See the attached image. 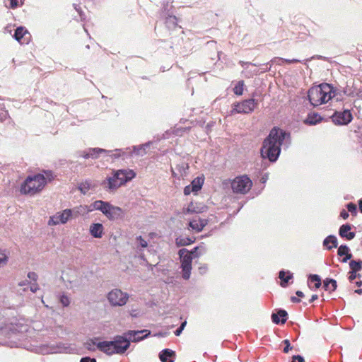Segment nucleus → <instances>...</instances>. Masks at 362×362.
I'll return each instance as SVG.
<instances>
[{
	"label": "nucleus",
	"instance_id": "1",
	"mask_svg": "<svg viewBox=\"0 0 362 362\" xmlns=\"http://www.w3.org/2000/svg\"><path fill=\"white\" fill-rule=\"evenodd\" d=\"M290 138L289 132L278 127L272 128L261 147L262 158H267L272 163L276 162L281 153V146L284 141L289 140Z\"/></svg>",
	"mask_w": 362,
	"mask_h": 362
},
{
	"label": "nucleus",
	"instance_id": "2",
	"mask_svg": "<svg viewBox=\"0 0 362 362\" xmlns=\"http://www.w3.org/2000/svg\"><path fill=\"white\" fill-rule=\"evenodd\" d=\"M128 336H115L112 341H104L101 342L96 343V338L93 339H90L86 342V347L89 350H92L91 346L96 345L98 349L107 354V355H112L114 354H123L124 353L130 346V340L129 338H127Z\"/></svg>",
	"mask_w": 362,
	"mask_h": 362
},
{
	"label": "nucleus",
	"instance_id": "3",
	"mask_svg": "<svg viewBox=\"0 0 362 362\" xmlns=\"http://www.w3.org/2000/svg\"><path fill=\"white\" fill-rule=\"evenodd\" d=\"M335 95L334 87L326 83L312 87L308 92L309 101L314 107L327 103Z\"/></svg>",
	"mask_w": 362,
	"mask_h": 362
},
{
	"label": "nucleus",
	"instance_id": "4",
	"mask_svg": "<svg viewBox=\"0 0 362 362\" xmlns=\"http://www.w3.org/2000/svg\"><path fill=\"white\" fill-rule=\"evenodd\" d=\"M135 176L136 174L132 170H119L115 172L113 176L109 177L106 181H103L102 185L110 190H115L132 180Z\"/></svg>",
	"mask_w": 362,
	"mask_h": 362
},
{
	"label": "nucleus",
	"instance_id": "5",
	"mask_svg": "<svg viewBox=\"0 0 362 362\" xmlns=\"http://www.w3.org/2000/svg\"><path fill=\"white\" fill-rule=\"evenodd\" d=\"M46 184V179L42 174L28 176L21 187V192L24 194H35L40 192Z\"/></svg>",
	"mask_w": 362,
	"mask_h": 362
},
{
	"label": "nucleus",
	"instance_id": "6",
	"mask_svg": "<svg viewBox=\"0 0 362 362\" xmlns=\"http://www.w3.org/2000/svg\"><path fill=\"white\" fill-rule=\"evenodd\" d=\"M100 153H105L107 156L112 157L114 158H119L126 155V151L122 149L116 148L113 151H108L100 148H90L87 151L81 152L80 156L86 159L92 158L96 159L99 157Z\"/></svg>",
	"mask_w": 362,
	"mask_h": 362
},
{
	"label": "nucleus",
	"instance_id": "7",
	"mask_svg": "<svg viewBox=\"0 0 362 362\" xmlns=\"http://www.w3.org/2000/svg\"><path fill=\"white\" fill-rule=\"evenodd\" d=\"M178 255L181 262L182 276L184 279L187 280L191 275L193 257L185 248L180 249L178 251Z\"/></svg>",
	"mask_w": 362,
	"mask_h": 362
},
{
	"label": "nucleus",
	"instance_id": "8",
	"mask_svg": "<svg viewBox=\"0 0 362 362\" xmlns=\"http://www.w3.org/2000/svg\"><path fill=\"white\" fill-rule=\"evenodd\" d=\"M252 182L247 175L236 177L231 182V188L234 193L246 194L252 187Z\"/></svg>",
	"mask_w": 362,
	"mask_h": 362
},
{
	"label": "nucleus",
	"instance_id": "9",
	"mask_svg": "<svg viewBox=\"0 0 362 362\" xmlns=\"http://www.w3.org/2000/svg\"><path fill=\"white\" fill-rule=\"evenodd\" d=\"M107 298L110 304L113 307L123 306L127 303L129 295L120 289L115 288L107 293Z\"/></svg>",
	"mask_w": 362,
	"mask_h": 362
},
{
	"label": "nucleus",
	"instance_id": "10",
	"mask_svg": "<svg viewBox=\"0 0 362 362\" xmlns=\"http://www.w3.org/2000/svg\"><path fill=\"white\" fill-rule=\"evenodd\" d=\"M233 105L234 107L231 111L232 114H249L252 112L258 105V100L254 98H250L240 103H235Z\"/></svg>",
	"mask_w": 362,
	"mask_h": 362
},
{
	"label": "nucleus",
	"instance_id": "11",
	"mask_svg": "<svg viewBox=\"0 0 362 362\" xmlns=\"http://www.w3.org/2000/svg\"><path fill=\"white\" fill-rule=\"evenodd\" d=\"M353 119L350 110H345L342 112H335L332 116V122L337 125H346Z\"/></svg>",
	"mask_w": 362,
	"mask_h": 362
},
{
	"label": "nucleus",
	"instance_id": "12",
	"mask_svg": "<svg viewBox=\"0 0 362 362\" xmlns=\"http://www.w3.org/2000/svg\"><path fill=\"white\" fill-rule=\"evenodd\" d=\"M72 215V211L71 209H65L61 213H58L56 215L50 218L49 221V225H57L59 223H66L69 218Z\"/></svg>",
	"mask_w": 362,
	"mask_h": 362
},
{
	"label": "nucleus",
	"instance_id": "13",
	"mask_svg": "<svg viewBox=\"0 0 362 362\" xmlns=\"http://www.w3.org/2000/svg\"><path fill=\"white\" fill-rule=\"evenodd\" d=\"M104 215L110 220L118 219L122 217L123 210L120 207L113 206L109 203L106 211H104Z\"/></svg>",
	"mask_w": 362,
	"mask_h": 362
},
{
	"label": "nucleus",
	"instance_id": "14",
	"mask_svg": "<svg viewBox=\"0 0 362 362\" xmlns=\"http://www.w3.org/2000/svg\"><path fill=\"white\" fill-rule=\"evenodd\" d=\"M151 334V331L148 329L142 330H130L125 333V335L128 336L129 340L132 341H139L147 338Z\"/></svg>",
	"mask_w": 362,
	"mask_h": 362
},
{
	"label": "nucleus",
	"instance_id": "15",
	"mask_svg": "<svg viewBox=\"0 0 362 362\" xmlns=\"http://www.w3.org/2000/svg\"><path fill=\"white\" fill-rule=\"evenodd\" d=\"M288 313L285 310L279 309L272 314V320L274 324H284L287 320Z\"/></svg>",
	"mask_w": 362,
	"mask_h": 362
},
{
	"label": "nucleus",
	"instance_id": "16",
	"mask_svg": "<svg viewBox=\"0 0 362 362\" xmlns=\"http://www.w3.org/2000/svg\"><path fill=\"white\" fill-rule=\"evenodd\" d=\"M208 221L204 218H201L198 217L197 218H194L189 223V226L194 230L197 232H200L203 230V228L207 225Z\"/></svg>",
	"mask_w": 362,
	"mask_h": 362
},
{
	"label": "nucleus",
	"instance_id": "17",
	"mask_svg": "<svg viewBox=\"0 0 362 362\" xmlns=\"http://www.w3.org/2000/svg\"><path fill=\"white\" fill-rule=\"evenodd\" d=\"M351 228V225L349 223L344 224L340 226L339 235L341 238H345L349 240L354 238L356 233L354 232H349Z\"/></svg>",
	"mask_w": 362,
	"mask_h": 362
},
{
	"label": "nucleus",
	"instance_id": "18",
	"mask_svg": "<svg viewBox=\"0 0 362 362\" xmlns=\"http://www.w3.org/2000/svg\"><path fill=\"white\" fill-rule=\"evenodd\" d=\"M152 144V141H148L145 144H143L141 145L138 146H133V151L130 153V154H135L136 156H144L147 153V149L150 147V146Z\"/></svg>",
	"mask_w": 362,
	"mask_h": 362
},
{
	"label": "nucleus",
	"instance_id": "19",
	"mask_svg": "<svg viewBox=\"0 0 362 362\" xmlns=\"http://www.w3.org/2000/svg\"><path fill=\"white\" fill-rule=\"evenodd\" d=\"M175 351L169 349L162 350L159 354V358L162 362H174Z\"/></svg>",
	"mask_w": 362,
	"mask_h": 362
},
{
	"label": "nucleus",
	"instance_id": "20",
	"mask_svg": "<svg viewBox=\"0 0 362 362\" xmlns=\"http://www.w3.org/2000/svg\"><path fill=\"white\" fill-rule=\"evenodd\" d=\"M322 245L328 250L337 248L338 247L337 238L334 235H329L324 239Z\"/></svg>",
	"mask_w": 362,
	"mask_h": 362
},
{
	"label": "nucleus",
	"instance_id": "21",
	"mask_svg": "<svg viewBox=\"0 0 362 362\" xmlns=\"http://www.w3.org/2000/svg\"><path fill=\"white\" fill-rule=\"evenodd\" d=\"M103 226L101 223H93L90 226V233L95 238H100L103 234Z\"/></svg>",
	"mask_w": 362,
	"mask_h": 362
},
{
	"label": "nucleus",
	"instance_id": "22",
	"mask_svg": "<svg viewBox=\"0 0 362 362\" xmlns=\"http://www.w3.org/2000/svg\"><path fill=\"white\" fill-rule=\"evenodd\" d=\"M195 238H189L187 236L180 235L175 239V245L177 247L187 246L194 243Z\"/></svg>",
	"mask_w": 362,
	"mask_h": 362
},
{
	"label": "nucleus",
	"instance_id": "23",
	"mask_svg": "<svg viewBox=\"0 0 362 362\" xmlns=\"http://www.w3.org/2000/svg\"><path fill=\"white\" fill-rule=\"evenodd\" d=\"M279 278L281 279V286L286 287L288 281L293 278V274L289 271L281 270L279 273Z\"/></svg>",
	"mask_w": 362,
	"mask_h": 362
},
{
	"label": "nucleus",
	"instance_id": "24",
	"mask_svg": "<svg viewBox=\"0 0 362 362\" xmlns=\"http://www.w3.org/2000/svg\"><path fill=\"white\" fill-rule=\"evenodd\" d=\"M322 119V117L317 113H310L304 120V123L309 125H315Z\"/></svg>",
	"mask_w": 362,
	"mask_h": 362
},
{
	"label": "nucleus",
	"instance_id": "25",
	"mask_svg": "<svg viewBox=\"0 0 362 362\" xmlns=\"http://www.w3.org/2000/svg\"><path fill=\"white\" fill-rule=\"evenodd\" d=\"M26 34H29L28 30L25 28L20 26L16 29L15 33L13 34V37L21 44H23L25 43V42L22 41V40Z\"/></svg>",
	"mask_w": 362,
	"mask_h": 362
},
{
	"label": "nucleus",
	"instance_id": "26",
	"mask_svg": "<svg viewBox=\"0 0 362 362\" xmlns=\"http://www.w3.org/2000/svg\"><path fill=\"white\" fill-rule=\"evenodd\" d=\"M109 202H104L102 200L95 201L89 207H92L90 209H95L100 211L103 214L104 211H106V208L108 206Z\"/></svg>",
	"mask_w": 362,
	"mask_h": 362
},
{
	"label": "nucleus",
	"instance_id": "27",
	"mask_svg": "<svg viewBox=\"0 0 362 362\" xmlns=\"http://www.w3.org/2000/svg\"><path fill=\"white\" fill-rule=\"evenodd\" d=\"M337 281L333 279H326L323 282V288L325 291H334L337 289Z\"/></svg>",
	"mask_w": 362,
	"mask_h": 362
},
{
	"label": "nucleus",
	"instance_id": "28",
	"mask_svg": "<svg viewBox=\"0 0 362 362\" xmlns=\"http://www.w3.org/2000/svg\"><path fill=\"white\" fill-rule=\"evenodd\" d=\"M206 251V247L202 243L200 245L194 247L191 251H189V253L192 255L193 258H197L205 253Z\"/></svg>",
	"mask_w": 362,
	"mask_h": 362
},
{
	"label": "nucleus",
	"instance_id": "29",
	"mask_svg": "<svg viewBox=\"0 0 362 362\" xmlns=\"http://www.w3.org/2000/svg\"><path fill=\"white\" fill-rule=\"evenodd\" d=\"M92 188L93 185L90 180H86L84 182H82L78 186V190L83 194H86L87 192Z\"/></svg>",
	"mask_w": 362,
	"mask_h": 362
},
{
	"label": "nucleus",
	"instance_id": "30",
	"mask_svg": "<svg viewBox=\"0 0 362 362\" xmlns=\"http://www.w3.org/2000/svg\"><path fill=\"white\" fill-rule=\"evenodd\" d=\"M204 179L202 177H197L194 178L190 184L192 185V190H194V192H197L202 189Z\"/></svg>",
	"mask_w": 362,
	"mask_h": 362
},
{
	"label": "nucleus",
	"instance_id": "31",
	"mask_svg": "<svg viewBox=\"0 0 362 362\" xmlns=\"http://www.w3.org/2000/svg\"><path fill=\"white\" fill-rule=\"evenodd\" d=\"M165 25L169 29H173L177 25V19L175 16L168 15L165 18Z\"/></svg>",
	"mask_w": 362,
	"mask_h": 362
},
{
	"label": "nucleus",
	"instance_id": "32",
	"mask_svg": "<svg viewBox=\"0 0 362 362\" xmlns=\"http://www.w3.org/2000/svg\"><path fill=\"white\" fill-rule=\"evenodd\" d=\"M349 267L351 269V271L354 272H360L362 270V260L361 259H351L350 260L349 263Z\"/></svg>",
	"mask_w": 362,
	"mask_h": 362
},
{
	"label": "nucleus",
	"instance_id": "33",
	"mask_svg": "<svg viewBox=\"0 0 362 362\" xmlns=\"http://www.w3.org/2000/svg\"><path fill=\"white\" fill-rule=\"evenodd\" d=\"M206 206H202L200 209L196 208L194 204L191 202L188 206L186 209H184L183 212L185 214H191V213H201L204 211V209H205Z\"/></svg>",
	"mask_w": 362,
	"mask_h": 362
},
{
	"label": "nucleus",
	"instance_id": "34",
	"mask_svg": "<svg viewBox=\"0 0 362 362\" xmlns=\"http://www.w3.org/2000/svg\"><path fill=\"white\" fill-rule=\"evenodd\" d=\"M188 169V164L183 162L177 165L176 167V170L180 173L182 177H185L187 175Z\"/></svg>",
	"mask_w": 362,
	"mask_h": 362
},
{
	"label": "nucleus",
	"instance_id": "35",
	"mask_svg": "<svg viewBox=\"0 0 362 362\" xmlns=\"http://www.w3.org/2000/svg\"><path fill=\"white\" fill-rule=\"evenodd\" d=\"M243 86H244L243 81H238V83L235 86V87L233 88L234 93L238 95H241L243 93Z\"/></svg>",
	"mask_w": 362,
	"mask_h": 362
},
{
	"label": "nucleus",
	"instance_id": "36",
	"mask_svg": "<svg viewBox=\"0 0 362 362\" xmlns=\"http://www.w3.org/2000/svg\"><path fill=\"white\" fill-rule=\"evenodd\" d=\"M309 279L311 281L315 282V288H319L321 286V279L317 274H310Z\"/></svg>",
	"mask_w": 362,
	"mask_h": 362
},
{
	"label": "nucleus",
	"instance_id": "37",
	"mask_svg": "<svg viewBox=\"0 0 362 362\" xmlns=\"http://www.w3.org/2000/svg\"><path fill=\"white\" fill-rule=\"evenodd\" d=\"M350 252L349 247L346 245H341L338 247L337 255L343 257L344 255Z\"/></svg>",
	"mask_w": 362,
	"mask_h": 362
},
{
	"label": "nucleus",
	"instance_id": "38",
	"mask_svg": "<svg viewBox=\"0 0 362 362\" xmlns=\"http://www.w3.org/2000/svg\"><path fill=\"white\" fill-rule=\"evenodd\" d=\"M343 93L344 95L349 97H354L355 95H357V93L355 92L353 88L350 87L348 85H346V86L344 88Z\"/></svg>",
	"mask_w": 362,
	"mask_h": 362
},
{
	"label": "nucleus",
	"instance_id": "39",
	"mask_svg": "<svg viewBox=\"0 0 362 362\" xmlns=\"http://www.w3.org/2000/svg\"><path fill=\"white\" fill-rule=\"evenodd\" d=\"M88 206H79L78 207H76V209H74V211L76 212V214H85L86 211H93V209H88Z\"/></svg>",
	"mask_w": 362,
	"mask_h": 362
},
{
	"label": "nucleus",
	"instance_id": "40",
	"mask_svg": "<svg viewBox=\"0 0 362 362\" xmlns=\"http://www.w3.org/2000/svg\"><path fill=\"white\" fill-rule=\"evenodd\" d=\"M136 240L138 246L142 248H146L148 246L147 241L144 240L141 235L136 237Z\"/></svg>",
	"mask_w": 362,
	"mask_h": 362
},
{
	"label": "nucleus",
	"instance_id": "41",
	"mask_svg": "<svg viewBox=\"0 0 362 362\" xmlns=\"http://www.w3.org/2000/svg\"><path fill=\"white\" fill-rule=\"evenodd\" d=\"M8 262V257L4 251L0 250V267L5 265Z\"/></svg>",
	"mask_w": 362,
	"mask_h": 362
},
{
	"label": "nucleus",
	"instance_id": "42",
	"mask_svg": "<svg viewBox=\"0 0 362 362\" xmlns=\"http://www.w3.org/2000/svg\"><path fill=\"white\" fill-rule=\"evenodd\" d=\"M346 208L348 209V211L351 213L352 215H356L357 214V208L356 205L352 202H350L347 204Z\"/></svg>",
	"mask_w": 362,
	"mask_h": 362
},
{
	"label": "nucleus",
	"instance_id": "43",
	"mask_svg": "<svg viewBox=\"0 0 362 362\" xmlns=\"http://www.w3.org/2000/svg\"><path fill=\"white\" fill-rule=\"evenodd\" d=\"M59 301L63 305L64 307H67L70 304L69 298L64 294H63L60 296Z\"/></svg>",
	"mask_w": 362,
	"mask_h": 362
},
{
	"label": "nucleus",
	"instance_id": "44",
	"mask_svg": "<svg viewBox=\"0 0 362 362\" xmlns=\"http://www.w3.org/2000/svg\"><path fill=\"white\" fill-rule=\"evenodd\" d=\"M283 343L285 344V347L284 348V352L288 353L290 350L292 349V346H291L290 341L288 339H284Z\"/></svg>",
	"mask_w": 362,
	"mask_h": 362
},
{
	"label": "nucleus",
	"instance_id": "45",
	"mask_svg": "<svg viewBox=\"0 0 362 362\" xmlns=\"http://www.w3.org/2000/svg\"><path fill=\"white\" fill-rule=\"evenodd\" d=\"M269 64V63L264 64V66H265V67L264 68H260L259 69H258L257 71H255V74H259L265 73V72L269 71L270 69H271V65L269 66H268Z\"/></svg>",
	"mask_w": 362,
	"mask_h": 362
},
{
	"label": "nucleus",
	"instance_id": "46",
	"mask_svg": "<svg viewBox=\"0 0 362 362\" xmlns=\"http://www.w3.org/2000/svg\"><path fill=\"white\" fill-rule=\"evenodd\" d=\"M281 62H284L283 58L274 57L269 63L270 65L274 64H278V65H281L282 64Z\"/></svg>",
	"mask_w": 362,
	"mask_h": 362
},
{
	"label": "nucleus",
	"instance_id": "47",
	"mask_svg": "<svg viewBox=\"0 0 362 362\" xmlns=\"http://www.w3.org/2000/svg\"><path fill=\"white\" fill-rule=\"evenodd\" d=\"M352 258V254L351 252H348L346 255L343 256V258L340 260L343 263H346L348 262V260H351Z\"/></svg>",
	"mask_w": 362,
	"mask_h": 362
},
{
	"label": "nucleus",
	"instance_id": "48",
	"mask_svg": "<svg viewBox=\"0 0 362 362\" xmlns=\"http://www.w3.org/2000/svg\"><path fill=\"white\" fill-rule=\"evenodd\" d=\"M361 275L360 274H357V272H354V271H350L349 272V280L350 281H354L355 279H356L357 277H360Z\"/></svg>",
	"mask_w": 362,
	"mask_h": 362
},
{
	"label": "nucleus",
	"instance_id": "49",
	"mask_svg": "<svg viewBox=\"0 0 362 362\" xmlns=\"http://www.w3.org/2000/svg\"><path fill=\"white\" fill-rule=\"evenodd\" d=\"M291 362H305L304 358L300 355H294Z\"/></svg>",
	"mask_w": 362,
	"mask_h": 362
},
{
	"label": "nucleus",
	"instance_id": "50",
	"mask_svg": "<svg viewBox=\"0 0 362 362\" xmlns=\"http://www.w3.org/2000/svg\"><path fill=\"white\" fill-rule=\"evenodd\" d=\"M191 192H194V190H192V185H187L184 188V194L189 195Z\"/></svg>",
	"mask_w": 362,
	"mask_h": 362
},
{
	"label": "nucleus",
	"instance_id": "51",
	"mask_svg": "<svg viewBox=\"0 0 362 362\" xmlns=\"http://www.w3.org/2000/svg\"><path fill=\"white\" fill-rule=\"evenodd\" d=\"M129 314L132 317H138L139 316V311L136 309H132Z\"/></svg>",
	"mask_w": 362,
	"mask_h": 362
},
{
	"label": "nucleus",
	"instance_id": "52",
	"mask_svg": "<svg viewBox=\"0 0 362 362\" xmlns=\"http://www.w3.org/2000/svg\"><path fill=\"white\" fill-rule=\"evenodd\" d=\"M28 276L30 279L33 280V281H36L37 279V275L36 273L35 272H29L28 274Z\"/></svg>",
	"mask_w": 362,
	"mask_h": 362
},
{
	"label": "nucleus",
	"instance_id": "53",
	"mask_svg": "<svg viewBox=\"0 0 362 362\" xmlns=\"http://www.w3.org/2000/svg\"><path fill=\"white\" fill-rule=\"evenodd\" d=\"M283 62H286L288 64L296 63V62H303V61L297 59H283Z\"/></svg>",
	"mask_w": 362,
	"mask_h": 362
},
{
	"label": "nucleus",
	"instance_id": "54",
	"mask_svg": "<svg viewBox=\"0 0 362 362\" xmlns=\"http://www.w3.org/2000/svg\"><path fill=\"white\" fill-rule=\"evenodd\" d=\"M80 362H96V360L95 358H90V357H83Z\"/></svg>",
	"mask_w": 362,
	"mask_h": 362
},
{
	"label": "nucleus",
	"instance_id": "55",
	"mask_svg": "<svg viewBox=\"0 0 362 362\" xmlns=\"http://www.w3.org/2000/svg\"><path fill=\"white\" fill-rule=\"evenodd\" d=\"M349 213L343 209L341 213H340V216L343 218V219H346L348 217H349Z\"/></svg>",
	"mask_w": 362,
	"mask_h": 362
},
{
	"label": "nucleus",
	"instance_id": "56",
	"mask_svg": "<svg viewBox=\"0 0 362 362\" xmlns=\"http://www.w3.org/2000/svg\"><path fill=\"white\" fill-rule=\"evenodd\" d=\"M239 63H240V64L243 67H245V66L249 65V64H251V65H253V66H257L256 64H252V63H250V62H243V61H240Z\"/></svg>",
	"mask_w": 362,
	"mask_h": 362
},
{
	"label": "nucleus",
	"instance_id": "57",
	"mask_svg": "<svg viewBox=\"0 0 362 362\" xmlns=\"http://www.w3.org/2000/svg\"><path fill=\"white\" fill-rule=\"evenodd\" d=\"M37 289H39V288L37 284H33L30 286V291L33 293H35Z\"/></svg>",
	"mask_w": 362,
	"mask_h": 362
},
{
	"label": "nucleus",
	"instance_id": "58",
	"mask_svg": "<svg viewBox=\"0 0 362 362\" xmlns=\"http://www.w3.org/2000/svg\"><path fill=\"white\" fill-rule=\"evenodd\" d=\"M318 298V296L316 294H314L312 296L311 298L309 300V303H311L314 302L315 300Z\"/></svg>",
	"mask_w": 362,
	"mask_h": 362
},
{
	"label": "nucleus",
	"instance_id": "59",
	"mask_svg": "<svg viewBox=\"0 0 362 362\" xmlns=\"http://www.w3.org/2000/svg\"><path fill=\"white\" fill-rule=\"evenodd\" d=\"M268 179V175L267 174L264 175L262 177H261V182L262 183H265L267 182Z\"/></svg>",
	"mask_w": 362,
	"mask_h": 362
},
{
	"label": "nucleus",
	"instance_id": "60",
	"mask_svg": "<svg viewBox=\"0 0 362 362\" xmlns=\"http://www.w3.org/2000/svg\"><path fill=\"white\" fill-rule=\"evenodd\" d=\"M291 300L293 302V303H299L300 302V300L298 298H296L295 296H292L291 298Z\"/></svg>",
	"mask_w": 362,
	"mask_h": 362
},
{
	"label": "nucleus",
	"instance_id": "61",
	"mask_svg": "<svg viewBox=\"0 0 362 362\" xmlns=\"http://www.w3.org/2000/svg\"><path fill=\"white\" fill-rule=\"evenodd\" d=\"M182 329L179 327L175 331V334L176 336H179L180 335V334L182 333Z\"/></svg>",
	"mask_w": 362,
	"mask_h": 362
},
{
	"label": "nucleus",
	"instance_id": "62",
	"mask_svg": "<svg viewBox=\"0 0 362 362\" xmlns=\"http://www.w3.org/2000/svg\"><path fill=\"white\" fill-rule=\"evenodd\" d=\"M296 294L298 297L303 298L304 296V293L300 291H297Z\"/></svg>",
	"mask_w": 362,
	"mask_h": 362
},
{
	"label": "nucleus",
	"instance_id": "63",
	"mask_svg": "<svg viewBox=\"0 0 362 362\" xmlns=\"http://www.w3.org/2000/svg\"><path fill=\"white\" fill-rule=\"evenodd\" d=\"M358 207L360 211L362 213V199L358 201Z\"/></svg>",
	"mask_w": 362,
	"mask_h": 362
},
{
	"label": "nucleus",
	"instance_id": "64",
	"mask_svg": "<svg viewBox=\"0 0 362 362\" xmlns=\"http://www.w3.org/2000/svg\"><path fill=\"white\" fill-rule=\"evenodd\" d=\"M199 272L201 274H202L203 272H204L206 270V267H199Z\"/></svg>",
	"mask_w": 362,
	"mask_h": 362
}]
</instances>
